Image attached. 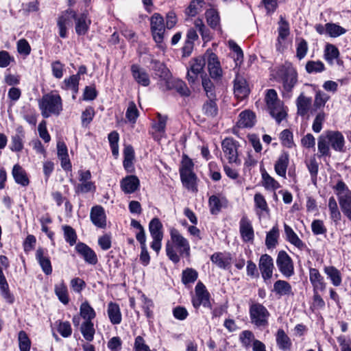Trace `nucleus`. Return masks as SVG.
Listing matches in <instances>:
<instances>
[{
	"mask_svg": "<svg viewBox=\"0 0 351 351\" xmlns=\"http://www.w3.org/2000/svg\"><path fill=\"white\" fill-rule=\"evenodd\" d=\"M171 239L166 243L165 250L169 258L177 263L180 261V256L189 257L190 256V245L188 240L184 238L176 228L170 230Z\"/></svg>",
	"mask_w": 351,
	"mask_h": 351,
	"instance_id": "1",
	"label": "nucleus"
},
{
	"mask_svg": "<svg viewBox=\"0 0 351 351\" xmlns=\"http://www.w3.org/2000/svg\"><path fill=\"white\" fill-rule=\"evenodd\" d=\"M38 106L45 118H48L51 114L59 115L62 110V99L57 93L44 95L39 101Z\"/></svg>",
	"mask_w": 351,
	"mask_h": 351,
	"instance_id": "2",
	"label": "nucleus"
},
{
	"mask_svg": "<svg viewBox=\"0 0 351 351\" xmlns=\"http://www.w3.org/2000/svg\"><path fill=\"white\" fill-rule=\"evenodd\" d=\"M265 101L270 114L280 123L287 117V111L284 108L283 102L281 101L274 89L267 90Z\"/></svg>",
	"mask_w": 351,
	"mask_h": 351,
	"instance_id": "3",
	"label": "nucleus"
},
{
	"mask_svg": "<svg viewBox=\"0 0 351 351\" xmlns=\"http://www.w3.org/2000/svg\"><path fill=\"white\" fill-rule=\"evenodd\" d=\"M334 189L338 196L342 212L351 221V191L341 180L337 183Z\"/></svg>",
	"mask_w": 351,
	"mask_h": 351,
	"instance_id": "4",
	"label": "nucleus"
},
{
	"mask_svg": "<svg viewBox=\"0 0 351 351\" xmlns=\"http://www.w3.org/2000/svg\"><path fill=\"white\" fill-rule=\"evenodd\" d=\"M251 323L258 328H265L268 326L270 313L263 304H252L249 310Z\"/></svg>",
	"mask_w": 351,
	"mask_h": 351,
	"instance_id": "5",
	"label": "nucleus"
},
{
	"mask_svg": "<svg viewBox=\"0 0 351 351\" xmlns=\"http://www.w3.org/2000/svg\"><path fill=\"white\" fill-rule=\"evenodd\" d=\"M239 143L232 138H226L221 143V147L224 158L229 163L236 165L241 164V160L239 158L238 148Z\"/></svg>",
	"mask_w": 351,
	"mask_h": 351,
	"instance_id": "6",
	"label": "nucleus"
},
{
	"mask_svg": "<svg viewBox=\"0 0 351 351\" xmlns=\"http://www.w3.org/2000/svg\"><path fill=\"white\" fill-rule=\"evenodd\" d=\"M283 86L282 94L284 97L290 98L293 88L298 82V73L293 68H287L281 77Z\"/></svg>",
	"mask_w": 351,
	"mask_h": 351,
	"instance_id": "7",
	"label": "nucleus"
},
{
	"mask_svg": "<svg viewBox=\"0 0 351 351\" xmlns=\"http://www.w3.org/2000/svg\"><path fill=\"white\" fill-rule=\"evenodd\" d=\"M276 265L280 272L286 278H290L294 274V266L291 258L284 250L278 252Z\"/></svg>",
	"mask_w": 351,
	"mask_h": 351,
	"instance_id": "8",
	"label": "nucleus"
},
{
	"mask_svg": "<svg viewBox=\"0 0 351 351\" xmlns=\"http://www.w3.org/2000/svg\"><path fill=\"white\" fill-rule=\"evenodd\" d=\"M150 23L154 40L158 44L162 43L165 28L163 17L160 14L155 13L151 17Z\"/></svg>",
	"mask_w": 351,
	"mask_h": 351,
	"instance_id": "9",
	"label": "nucleus"
},
{
	"mask_svg": "<svg viewBox=\"0 0 351 351\" xmlns=\"http://www.w3.org/2000/svg\"><path fill=\"white\" fill-rule=\"evenodd\" d=\"M206 60L204 57H197L191 60L187 71V80L189 83L194 84L198 75L204 71Z\"/></svg>",
	"mask_w": 351,
	"mask_h": 351,
	"instance_id": "10",
	"label": "nucleus"
},
{
	"mask_svg": "<svg viewBox=\"0 0 351 351\" xmlns=\"http://www.w3.org/2000/svg\"><path fill=\"white\" fill-rule=\"evenodd\" d=\"M74 16H75V12L71 9H68L58 18L57 26L61 38H65L67 37V27L71 25V19H74Z\"/></svg>",
	"mask_w": 351,
	"mask_h": 351,
	"instance_id": "11",
	"label": "nucleus"
},
{
	"mask_svg": "<svg viewBox=\"0 0 351 351\" xmlns=\"http://www.w3.org/2000/svg\"><path fill=\"white\" fill-rule=\"evenodd\" d=\"M258 267L265 281L271 278L274 269L273 258L268 254H263L259 259Z\"/></svg>",
	"mask_w": 351,
	"mask_h": 351,
	"instance_id": "12",
	"label": "nucleus"
},
{
	"mask_svg": "<svg viewBox=\"0 0 351 351\" xmlns=\"http://www.w3.org/2000/svg\"><path fill=\"white\" fill-rule=\"evenodd\" d=\"M90 218L92 223L99 228L106 227V215L104 208L101 206L92 207L90 213Z\"/></svg>",
	"mask_w": 351,
	"mask_h": 351,
	"instance_id": "13",
	"label": "nucleus"
},
{
	"mask_svg": "<svg viewBox=\"0 0 351 351\" xmlns=\"http://www.w3.org/2000/svg\"><path fill=\"white\" fill-rule=\"evenodd\" d=\"M331 147L337 152H342L344 146V137L339 131L328 130L325 132Z\"/></svg>",
	"mask_w": 351,
	"mask_h": 351,
	"instance_id": "14",
	"label": "nucleus"
},
{
	"mask_svg": "<svg viewBox=\"0 0 351 351\" xmlns=\"http://www.w3.org/2000/svg\"><path fill=\"white\" fill-rule=\"evenodd\" d=\"M120 186L125 193H133L138 189L140 181L136 176H128L121 180Z\"/></svg>",
	"mask_w": 351,
	"mask_h": 351,
	"instance_id": "15",
	"label": "nucleus"
},
{
	"mask_svg": "<svg viewBox=\"0 0 351 351\" xmlns=\"http://www.w3.org/2000/svg\"><path fill=\"white\" fill-rule=\"evenodd\" d=\"M75 250L83 256L87 263L95 265L97 263L98 259L95 252L85 243H77L75 246Z\"/></svg>",
	"mask_w": 351,
	"mask_h": 351,
	"instance_id": "16",
	"label": "nucleus"
},
{
	"mask_svg": "<svg viewBox=\"0 0 351 351\" xmlns=\"http://www.w3.org/2000/svg\"><path fill=\"white\" fill-rule=\"evenodd\" d=\"M250 93L247 82L242 76L237 75L234 81V93L239 99L245 98Z\"/></svg>",
	"mask_w": 351,
	"mask_h": 351,
	"instance_id": "17",
	"label": "nucleus"
},
{
	"mask_svg": "<svg viewBox=\"0 0 351 351\" xmlns=\"http://www.w3.org/2000/svg\"><path fill=\"white\" fill-rule=\"evenodd\" d=\"M75 21V32L79 36L85 35L89 29V26L91 23L90 20L88 18V15L86 13H82L80 15L75 14L74 16Z\"/></svg>",
	"mask_w": 351,
	"mask_h": 351,
	"instance_id": "18",
	"label": "nucleus"
},
{
	"mask_svg": "<svg viewBox=\"0 0 351 351\" xmlns=\"http://www.w3.org/2000/svg\"><path fill=\"white\" fill-rule=\"evenodd\" d=\"M131 71L136 82L143 86H148L150 84L149 75L145 70L138 65L133 64L131 66Z\"/></svg>",
	"mask_w": 351,
	"mask_h": 351,
	"instance_id": "19",
	"label": "nucleus"
},
{
	"mask_svg": "<svg viewBox=\"0 0 351 351\" xmlns=\"http://www.w3.org/2000/svg\"><path fill=\"white\" fill-rule=\"evenodd\" d=\"M208 69L209 73L213 78L220 77L222 75V69L217 56L210 53L208 56Z\"/></svg>",
	"mask_w": 351,
	"mask_h": 351,
	"instance_id": "20",
	"label": "nucleus"
},
{
	"mask_svg": "<svg viewBox=\"0 0 351 351\" xmlns=\"http://www.w3.org/2000/svg\"><path fill=\"white\" fill-rule=\"evenodd\" d=\"M297 113L301 117L306 116L312 105V99L301 93L297 98L296 101Z\"/></svg>",
	"mask_w": 351,
	"mask_h": 351,
	"instance_id": "21",
	"label": "nucleus"
},
{
	"mask_svg": "<svg viewBox=\"0 0 351 351\" xmlns=\"http://www.w3.org/2000/svg\"><path fill=\"white\" fill-rule=\"evenodd\" d=\"M25 132L21 125L16 129V133L11 137L10 149L13 152H21L23 149Z\"/></svg>",
	"mask_w": 351,
	"mask_h": 351,
	"instance_id": "22",
	"label": "nucleus"
},
{
	"mask_svg": "<svg viewBox=\"0 0 351 351\" xmlns=\"http://www.w3.org/2000/svg\"><path fill=\"white\" fill-rule=\"evenodd\" d=\"M240 233L244 241H250L254 239V230L250 221L243 216L239 223Z\"/></svg>",
	"mask_w": 351,
	"mask_h": 351,
	"instance_id": "23",
	"label": "nucleus"
},
{
	"mask_svg": "<svg viewBox=\"0 0 351 351\" xmlns=\"http://www.w3.org/2000/svg\"><path fill=\"white\" fill-rule=\"evenodd\" d=\"M36 259L40 266L43 271L46 275H50L52 273V267L49 258L45 254L43 248L37 249L36 252Z\"/></svg>",
	"mask_w": 351,
	"mask_h": 351,
	"instance_id": "24",
	"label": "nucleus"
},
{
	"mask_svg": "<svg viewBox=\"0 0 351 351\" xmlns=\"http://www.w3.org/2000/svg\"><path fill=\"white\" fill-rule=\"evenodd\" d=\"M309 279L313 287V290L324 291L326 289V282L319 271L315 268H311L309 271Z\"/></svg>",
	"mask_w": 351,
	"mask_h": 351,
	"instance_id": "25",
	"label": "nucleus"
},
{
	"mask_svg": "<svg viewBox=\"0 0 351 351\" xmlns=\"http://www.w3.org/2000/svg\"><path fill=\"white\" fill-rule=\"evenodd\" d=\"M289 155L286 153L281 154L274 165V170L277 175L285 179L287 169L289 165Z\"/></svg>",
	"mask_w": 351,
	"mask_h": 351,
	"instance_id": "26",
	"label": "nucleus"
},
{
	"mask_svg": "<svg viewBox=\"0 0 351 351\" xmlns=\"http://www.w3.org/2000/svg\"><path fill=\"white\" fill-rule=\"evenodd\" d=\"M339 51L337 47L332 44H327L324 51V57L329 64L332 65L335 61L338 64L342 65L343 62L339 59Z\"/></svg>",
	"mask_w": 351,
	"mask_h": 351,
	"instance_id": "27",
	"label": "nucleus"
},
{
	"mask_svg": "<svg viewBox=\"0 0 351 351\" xmlns=\"http://www.w3.org/2000/svg\"><path fill=\"white\" fill-rule=\"evenodd\" d=\"M254 201L256 213L260 218L264 214H269V206L264 196L261 193H256L254 197Z\"/></svg>",
	"mask_w": 351,
	"mask_h": 351,
	"instance_id": "28",
	"label": "nucleus"
},
{
	"mask_svg": "<svg viewBox=\"0 0 351 351\" xmlns=\"http://www.w3.org/2000/svg\"><path fill=\"white\" fill-rule=\"evenodd\" d=\"M273 291L279 297L293 295L291 285L282 280H278L274 284Z\"/></svg>",
	"mask_w": 351,
	"mask_h": 351,
	"instance_id": "29",
	"label": "nucleus"
},
{
	"mask_svg": "<svg viewBox=\"0 0 351 351\" xmlns=\"http://www.w3.org/2000/svg\"><path fill=\"white\" fill-rule=\"evenodd\" d=\"M239 119L237 121V126L239 128H251L255 123V115L253 112L249 110L241 112L239 116Z\"/></svg>",
	"mask_w": 351,
	"mask_h": 351,
	"instance_id": "30",
	"label": "nucleus"
},
{
	"mask_svg": "<svg viewBox=\"0 0 351 351\" xmlns=\"http://www.w3.org/2000/svg\"><path fill=\"white\" fill-rule=\"evenodd\" d=\"M108 317L112 324H119L122 320V315L119 304L110 302L107 310Z\"/></svg>",
	"mask_w": 351,
	"mask_h": 351,
	"instance_id": "31",
	"label": "nucleus"
},
{
	"mask_svg": "<svg viewBox=\"0 0 351 351\" xmlns=\"http://www.w3.org/2000/svg\"><path fill=\"white\" fill-rule=\"evenodd\" d=\"M284 229L287 240L298 249L302 250L305 246V244L298 237V236L295 234L293 230L286 223L284 224Z\"/></svg>",
	"mask_w": 351,
	"mask_h": 351,
	"instance_id": "32",
	"label": "nucleus"
},
{
	"mask_svg": "<svg viewBox=\"0 0 351 351\" xmlns=\"http://www.w3.org/2000/svg\"><path fill=\"white\" fill-rule=\"evenodd\" d=\"M12 176L15 182L23 186L29 184V181L25 171L19 165H15L12 169Z\"/></svg>",
	"mask_w": 351,
	"mask_h": 351,
	"instance_id": "33",
	"label": "nucleus"
},
{
	"mask_svg": "<svg viewBox=\"0 0 351 351\" xmlns=\"http://www.w3.org/2000/svg\"><path fill=\"white\" fill-rule=\"evenodd\" d=\"M324 271L334 286L339 287L341 285L342 278L339 270L333 266H326Z\"/></svg>",
	"mask_w": 351,
	"mask_h": 351,
	"instance_id": "34",
	"label": "nucleus"
},
{
	"mask_svg": "<svg viewBox=\"0 0 351 351\" xmlns=\"http://www.w3.org/2000/svg\"><path fill=\"white\" fill-rule=\"evenodd\" d=\"M276 343L280 350H289L292 343L290 338L282 329H279L276 334Z\"/></svg>",
	"mask_w": 351,
	"mask_h": 351,
	"instance_id": "35",
	"label": "nucleus"
},
{
	"mask_svg": "<svg viewBox=\"0 0 351 351\" xmlns=\"http://www.w3.org/2000/svg\"><path fill=\"white\" fill-rule=\"evenodd\" d=\"M278 43L279 45H281L282 41L285 40L287 36L289 35V23L282 16H280V21L278 23Z\"/></svg>",
	"mask_w": 351,
	"mask_h": 351,
	"instance_id": "36",
	"label": "nucleus"
},
{
	"mask_svg": "<svg viewBox=\"0 0 351 351\" xmlns=\"http://www.w3.org/2000/svg\"><path fill=\"white\" fill-rule=\"evenodd\" d=\"M123 154V167L127 171L131 172L133 169V160L134 157V152L132 147L127 146L125 147Z\"/></svg>",
	"mask_w": 351,
	"mask_h": 351,
	"instance_id": "37",
	"label": "nucleus"
},
{
	"mask_svg": "<svg viewBox=\"0 0 351 351\" xmlns=\"http://www.w3.org/2000/svg\"><path fill=\"white\" fill-rule=\"evenodd\" d=\"M80 330L86 341H93L95 330L92 321L84 322L81 325Z\"/></svg>",
	"mask_w": 351,
	"mask_h": 351,
	"instance_id": "38",
	"label": "nucleus"
},
{
	"mask_svg": "<svg viewBox=\"0 0 351 351\" xmlns=\"http://www.w3.org/2000/svg\"><path fill=\"white\" fill-rule=\"evenodd\" d=\"M80 313L84 322L92 321L96 316L95 310L88 302H84L80 305Z\"/></svg>",
	"mask_w": 351,
	"mask_h": 351,
	"instance_id": "39",
	"label": "nucleus"
},
{
	"mask_svg": "<svg viewBox=\"0 0 351 351\" xmlns=\"http://www.w3.org/2000/svg\"><path fill=\"white\" fill-rule=\"evenodd\" d=\"M54 291L56 295L61 302L64 304H68L69 300L67 287L63 281L55 285Z\"/></svg>",
	"mask_w": 351,
	"mask_h": 351,
	"instance_id": "40",
	"label": "nucleus"
},
{
	"mask_svg": "<svg viewBox=\"0 0 351 351\" xmlns=\"http://www.w3.org/2000/svg\"><path fill=\"white\" fill-rule=\"evenodd\" d=\"M262 184L267 190L275 191L280 187L278 182L270 176L265 171L262 173Z\"/></svg>",
	"mask_w": 351,
	"mask_h": 351,
	"instance_id": "41",
	"label": "nucleus"
},
{
	"mask_svg": "<svg viewBox=\"0 0 351 351\" xmlns=\"http://www.w3.org/2000/svg\"><path fill=\"white\" fill-rule=\"evenodd\" d=\"M330 144L325 133L318 138L317 148L319 156H330Z\"/></svg>",
	"mask_w": 351,
	"mask_h": 351,
	"instance_id": "42",
	"label": "nucleus"
},
{
	"mask_svg": "<svg viewBox=\"0 0 351 351\" xmlns=\"http://www.w3.org/2000/svg\"><path fill=\"white\" fill-rule=\"evenodd\" d=\"M239 340L241 343V345L246 349H248L251 347L252 343L254 344V341L256 339H255L254 335L252 331L245 330L240 333Z\"/></svg>",
	"mask_w": 351,
	"mask_h": 351,
	"instance_id": "43",
	"label": "nucleus"
},
{
	"mask_svg": "<svg viewBox=\"0 0 351 351\" xmlns=\"http://www.w3.org/2000/svg\"><path fill=\"white\" fill-rule=\"evenodd\" d=\"M162 225L158 218H154L149 224V230L152 237H163Z\"/></svg>",
	"mask_w": 351,
	"mask_h": 351,
	"instance_id": "44",
	"label": "nucleus"
},
{
	"mask_svg": "<svg viewBox=\"0 0 351 351\" xmlns=\"http://www.w3.org/2000/svg\"><path fill=\"white\" fill-rule=\"evenodd\" d=\"M326 32L331 37H338L346 32V29L339 25L332 23L326 24Z\"/></svg>",
	"mask_w": 351,
	"mask_h": 351,
	"instance_id": "45",
	"label": "nucleus"
},
{
	"mask_svg": "<svg viewBox=\"0 0 351 351\" xmlns=\"http://www.w3.org/2000/svg\"><path fill=\"white\" fill-rule=\"evenodd\" d=\"M79 80L80 77L78 76V75H73L70 76L69 78H66L64 80L66 88L71 89L73 90V99H75V95L78 92Z\"/></svg>",
	"mask_w": 351,
	"mask_h": 351,
	"instance_id": "46",
	"label": "nucleus"
},
{
	"mask_svg": "<svg viewBox=\"0 0 351 351\" xmlns=\"http://www.w3.org/2000/svg\"><path fill=\"white\" fill-rule=\"evenodd\" d=\"M278 229L274 226L272 229L267 234L265 239V245L267 248L274 247L278 243Z\"/></svg>",
	"mask_w": 351,
	"mask_h": 351,
	"instance_id": "47",
	"label": "nucleus"
},
{
	"mask_svg": "<svg viewBox=\"0 0 351 351\" xmlns=\"http://www.w3.org/2000/svg\"><path fill=\"white\" fill-rule=\"evenodd\" d=\"M157 119V121L152 123V128L156 132L164 134L165 132L167 117L165 115H162L160 113L158 112Z\"/></svg>",
	"mask_w": 351,
	"mask_h": 351,
	"instance_id": "48",
	"label": "nucleus"
},
{
	"mask_svg": "<svg viewBox=\"0 0 351 351\" xmlns=\"http://www.w3.org/2000/svg\"><path fill=\"white\" fill-rule=\"evenodd\" d=\"M328 208L330 213V217L334 221H338L341 219V213L339 210L337 203L334 197H330L328 199Z\"/></svg>",
	"mask_w": 351,
	"mask_h": 351,
	"instance_id": "49",
	"label": "nucleus"
},
{
	"mask_svg": "<svg viewBox=\"0 0 351 351\" xmlns=\"http://www.w3.org/2000/svg\"><path fill=\"white\" fill-rule=\"evenodd\" d=\"M330 99V96L323 91L318 90L316 92L313 106L316 109L324 107L326 102Z\"/></svg>",
	"mask_w": 351,
	"mask_h": 351,
	"instance_id": "50",
	"label": "nucleus"
},
{
	"mask_svg": "<svg viewBox=\"0 0 351 351\" xmlns=\"http://www.w3.org/2000/svg\"><path fill=\"white\" fill-rule=\"evenodd\" d=\"M208 206L212 215H217L222 207L221 201L217 195H211L208 199Z\"/></svg>",
	"mask_w": 351,
	"mask_h": 351,
	"instance_id": "51",
	"label": "nucleus"
},
{
	"mask_svg": "<svg viewBox=\"0 0 351 351\" xmlns=\"http://www.w3.org/2000/svg\"><path fill=\"white\" fill-rule=\"evenodd\" d=\"M308 43L304 38H298L296 40V57L299 60L303 59L308 51Z\"/></svg>",
	"mask_w": 351,
	"mask_h": 351,
	"instance_id": "52",
	"label": "nucleus"
},
{
	"mask_svg": "<svg viewBox=\"0 0 351 351\" xmlns=\"http://www.w3.org/2000/svg\"><path fill=\"white\" fill-rule=\"evenodd\" d=\"M181 180L185 187L188 189L193 190L195 187V175L193 172L184 173L181 172Z\"/></svg>",
	"mask_w": 351,
	"mask_h": 351,
	"instance_id": "53",
	"label": "nucleus"
},
{
	"mask_svg": "<svg viewBox=\"0 0 351 351\" xmlns=\"http://www.w3.org/2000/svg\"><path fill=\"white\" fill-rule=\"evenodd\" d=\"M18 339L20 351H29L31 341L27 333L23 330L20 331L19 332Z\"/></svg>",
	"mask_w": 351,
	"mask_h": 351,
	"instance_id": "54",
	"label": "nucleus"
},
{
	"mask_svg": "<svg viewBox=\"0 0 351 351\" xmlns=\"http://www.w3.org/2000/svg\"><path fill=\"white\" fill-rule=\"evenodd\" d=\"M306 70L308 73H320L325 70V66L321 61L310 60L306 64Z\"/></svg>",
	"mask_w": 351,
	"mask_h": 351,
	"instance_id": "55",
	"label": "nucleus"
},
{
	"mask_svg": "<svg viewBox=\"0 0 351 351\" xmlns=\"http://www.w3.org/2000/svg\"><path fill=\"white\" fill-rule=\"evenodd\" d=\"M202 110L204 114L207 117H215L217 113V107L216 103L213 100V99H210L209 101H206L204 104Z\"/></svg>",
	"mask_w": 351,
	"mask_h": 351,
	"instance_id": "56",
	"label": "nucleus"
},
{
	"mask_svg": "<svg viewBox=\"0 0 351 351\" xmlns=\"http://www.w3.org/2000/svg\"><path fill=\"white\" fill-rule=\"evenodd\" d=\"M197 272L191 268H187L182 271V282L184 284L194 282L197 278Z\"/></svg>",
	"mask_w": 351,
	"mask_h": 351,
	"instance_id": "57",
	"label": "nucleus"
},
{
	"mask_svg": "<svg viewBox=\"0 0 351 351\" xmlns=\"http://www.w3.org/2000/svg\"><path fill=\"white\" fill-rule=\"evenodd\" d=\"M125 116L129 121L133 123L136 122L137 118L139 116V112L134 101H130L129 103Z\"/></svg>",
	"mask_w": 351,
	"mask_h": 351,
	"instance_id": "58",
	"label": "nucleus"
},
{
	"mask_svg": "<svg viewBox=\"0 0 351 351\" xmlns=\"http://www.w3.org/2000/svg\"><path fill=\"white\" fill-rule=\"evenodd\" d=\"M206 16L208 24L212 28H216L219 23V16L217 12L215 10H208L206 12Z\"/></svg>",
	"mask_w": 351,
	"mask_h": 351,
	"instance_id": "59",
	"label": "nucleus"
},
{
	"mask_svg": "<svg viewBox=\"0 0 351 351\" xmlns=\"http://www.w3.org/2000/svg\"><path fill=\"white\" fill-rule=\"evenodd\" d=\"M64 236L66 241L70 245H73L76 243L77 234L75 230L69 226H63Z\"/></svg>",
	"mask_w": 351,
	"mask_h": 351,
	"instance_id": "60",
	"label": "nucleus"
},
{
	"mask_svg": "<svg viewBox=\"0 0 351 351\" xmlns=\"http://www.w3.org/2000/svg\"><path fill=\"white\" fill-rule=\"evenodd\" d=\"M326 119V114L324 112H319L316 117H315L313 125L312 130L315 133H319L322 130V124L325 121Z\"/></svg>",
	"mask_w": 351,
	"mask_h": 351,
	"instance_id": "61",
	"label": "nucleus"
},
{
	"mask_svg": "<svg viewBox=\"0 0 351 351\" xmlns=\"http://www.w3.org/2000/svg\"><path fill=\"white\" fill-rule=\"evenodd\" d=\"M57 330L63 337H69L72 333V328L69 322H57Z\"/></svg>",
	"mask_w": 351,
	"mask_h": 351,
	"instance_id": "62",
	"label": "nucleus"
},
{
	"mask_svg": "<svg viewBox=\"0 0 351 351\" xmlns=\"http://www.w3.org/2000/svg\"><path fill=\"white\" fill-rule=\"evenodd\" d=\"M311 230L315 235L324 234L327 231L323 221L320 219H315L311 223Z\"/></svg>",
	"mask_w": 351,
	"mask_h": 351,
	"instance_id": "63",
	"label": "nucleus"
},
{
	"mask_svg": "<svg viewBox=\"0 0 351 351\" xmlns=\"http://www.w3.org/2000/svg\"><path fill=\"white\" fill-rule=\"evenodd\" d=\"M210 260L217 267L222 269H225L229 263L221 253L213 254L210 257Z\"/></svg>",
	"mask_w": 351,
	"mask_h": 351,
	"instance_id": "64",
	"label": "nucleus"
}]
</instances>
